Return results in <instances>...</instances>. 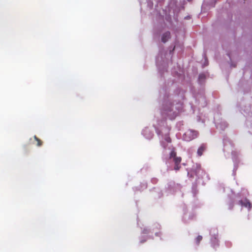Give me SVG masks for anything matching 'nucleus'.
Listing matches in <instances>:
<instances>
[{
    "label": "nucleus",
    "mask_w": 252,
    "mask_h": 252,
    "mask_svg": "<svg viewBox=\"0 0 252 252\" xmlns=\"http://www.w3.org/2000/svg\"><path fill=\"white\" fill-rule=\"evenodd\" d=\"M158 127L157 131L159 136L161 145L164 148V154L169 156V159L175 163L174 169L178 170L180 166L179 165L181 161V158L176 157L174 149L171 144V139L169 137L170 128L167 126V124L161 120L158 124Z\"/></svg>",
    "instance_id": "1"
},
{
    "label": "nucleus",
    "mask_w": 252,
    "mask_h": 252,
    "mask_svg": "<svg viewBox=\"0 0 252 252\" xmlns=\"http://www.w3.org/2000/svg\"><path fill=\"white\" fill-rule=\"evenodd\" d=\"M198 135V132L194 130L189 129L183 135V139L187 141H190L196 137Z\"/></svg>",
    "instance_id": "2"
},
{
    "label": "nucleus",
    "mask_w": 252,
    "mask_h": 252,
    "mask_svg": "<svg viewBox=\"0 0 252 252\" xmlns=\"http://www.w3.org/2000/svg\"><path fill=\"white\" fill-rule=\"evenodd\" d=\"M178 115L177 111H162L161 116L162 119L166 120H173Z\"/></svg>",
    "instance_id": "3"
},
{
    "label": "nucleus",
    "mask_w": 252,
    "mask_h": 252,
    "mask_svg": "<svg viewBox=\"0 0 252 252\" xmlns=\"http://www.w3.org/2000/svg\"><path fill=\"white\" fill-rule=\"evenodd\" d=\"M239 204H240L242 207L247 208L248 210H250L252 207L250 202L247 199H241L240 200Z\"/></svg>",
    "instance_id": "4"
},
{
    "label": "nucleus",
    "mask_w": 252,
    "mask_h": 252,
    "mask_svg": "<svg viewBox=\"0 0 252 252\" xmlns=\"http://www.w3.org/2000/svg\"><path fill=\"white\" fill-rule=\"evenodd\" d=\"M142 134L147 139H151L153 136V133L152 131L148 127H146L142 131Z\"/></svg>",
    "instance_id": "5"
},
{
    "label": "nucleus",
    "mask_w": 252,
    "mask_h": 252,
    "mask_svg": "<svg viewBox=\"0 0 252 252\" xmlns=\"http://www.w3.org/2000/svg\"><path fill=\"white\" fill-rule=\"evenodd\" d=\"M216 125L217 128L221 130H224L227 126V123L224 121H221L220 123H217Z\"/></svg>",
    "instance_id": "6"
},
{
    "label": "nucleus",
    "mask_w": 252,
    "mask_h": 252,
    "mask_svg": "<svg viewBox=\"0 0 252 252\" xmlns=\"http://www.w3.org/2000/svg\"><path fill=\"white\" fill-rule=\"evenodd\" d=\"M170 37V33L169 32L164 33L161 37V40L163 42H166Z\"/></svg>",
    "instance_id": "7"
},
{
    "label": "nucleus",
    "mask_w": 252,
    "mask_h": 252,
    "mask_svg": "<svg viewBox=\"0 0 252 252\" xmlns=\"http://www.w3.org/2000/svg\"><path fill=\"white\" fill-rule=\"evenodd\" d=\"M206 149V146L204 144H202L198 148L197 150V154L198 156H201L203 153L205 151Z\"/></svg>",
    "instance_id": "8"
},
{
    "label": "nucleus",
    "mask_w": 252,
    "mask_h": 252,
    "mask_svg": "<svg viewBox=\"0 0 252 252\" xmlns=\"http://www.w3.org/2000/svg\"><path fill=\"white\" fill-rule=\"evenodd\" d=\"M161 59H162L161 57H158L157 59V66L158 68L159 71H161V66H160V60H161Z\"/></svg>",
    "instance_id": "9"
},
{
    "label": "nucleus",
    "mask_w": 252,
    "mask_h": 252,
    "mask_svg": "<svg viewBox=\"0 0 252 252\" xmlns=\"http://www.w3.org/2000/svg\"><path fill=\"white\" fill-rule=\"evenodd\" d=\"M205 78V75L204 74H200L199 76V80L200 82H201Z\"/></svg>",
    "instance_id": "10"
},
{
    "label": "nucleus",
    "mask_w": 252,
    "mask_h": 252,
    "mask_svg": "<svg viewBox=\"0 0 252 252\" xmlns=\"http://www.w3.org/2000/svg\"><path fill=\"white\" fill-rule=\"evenodd\" d=\"M202 239L201 236H198L196 239V243L198 244L200 241Z\"/></svg>",
    "instance_id": "11"
},
{
    "label": "nucleus",
    "mask_w": 252,
    "mask_h": 252,
    "mask_svg": "<svg viewBox=\"0 0 252 252\" xmlns=\"http://www.w3.org/2000/svg\"><path fill=\"white\" fill-rule=\"evenodd\" d=\"M228 146H229V144H227V143H226L225 142H224V151H226L228 150Z\"/></svg>",
    "instance_id": "12"
},
{
    "label": "nucleus",
    "mask_w": 252,
    "mask_h": 252,
    "mask_svg": "<svg viewBox=\"0 0 252 252\" xmlns=\"http://www.w3.org/2000/svg\"><path fill=\"white\" fill-rule=\"evenodd\" d=\"M34 138L36 140V141H37V145L38 146H40L41 145V142H40V141L38 139H37L36 136H34Z\"/></svg>",
    "instance_id": "13"
},
{
    "label": "nucleus",
    "mask_w": 252,
    "mask_h": 252,
    "mask_svg": "<svg viewBox=\"0 0 252 252\" xmlns=\"http://www.w3.org/2000/svg\"><path fill=\"white\" fill-rule=\"evenodd\" d=\"M212 243L215 245V243H218V240H217L216 238L215 237L214 238V240H212Z\"/></svg>",
    "instance_id": "14"
},
{
    "label": "nucleus",
    "mask_w": 252,
    "mask_h": 252,
    "mask_svg": "<svg viewBox=\"0 0 252 252\" xmlns=\"http://www.w3.org/2000/svg\"><path fill=\"white\" fill-rule=\"evenodd\" d=\"M149 233V229H147V228H145V229H143V233H144V234H147V233Z\"/></svg>",
    "instance_id": "15"
},
{
    "label": "nucleus",
    "mask_w": 252,
    "mask_h": 252,
    "mask_svg": "<svg viewBox=\"0 0 252 252\" xmlns=\"http://www.w3.org/2000/svg\"><path fill=\"white\" fill-rule=\"evenodd\" d=\"M235 153H236V152H234V151H232V155H234V154H235Z\"/></svg>",
    "instance_id": "16"
},
{
    "label": "nucleus",
    "mask_w": 252,
    "mask_h": 252,
    "mask_svg": "<svg viewBox=\"0 0 252 252\" xmlns=\"http://www.w3.org/2000/svg\"><path fill=\"white\" fill-rule=\"evenodd\" d=\"M197 121H200V116H198V119H197Z\"/></svg>",
    "instance_id": "17"
},
{
    "label": "nucleus",
    "mask_w": 252,
    "mask_h": 252,
    "mask_svg": "<svg viewBox=\"0 0 252 252\" xmlns=\"http://www.w3.org/2000/svg\"><path fill=\"white\" fill-rule=\"evenodd\" d=\"M141 243H143V242H144V241L141 240Z\"/></svg>",
    "instance_id": "18"
}]
</instances>
